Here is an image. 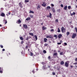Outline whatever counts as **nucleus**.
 Here are the masks:
<instances>
[{
    "label": "nucleus",
    "mask_w": 77,
    "mask_h": 77,
    "mask_svg": "<svg viewBox=\"0 0 77 77\" xmlns=\"http://www.w3.org/2000/svg\"><path fill=\"white\" fill-rule=\"evenodd\" d=\"M29 35H31V36H33V33H29Z\"/></svg>",
    "instance_id": "nucleus-22"
},
{
    "label": "nucleus",
    "mask_w": 77,
    "mask_h": 77,
    "mask_svg": "<svg viewBox=\"0 0 77 77\" xmlns=\"http://www.w3.org/2000/svg\"><path fill=\"white\" fill-rule=\"evenodd\" d=\"M5 15V13H2L1 14H0V16H1L2 17H4Z\"/></svg>",
    "instance_id": "nucleus-8"
},
{
    "label": "nucleus",
    "mask_w": 77,
    "mask_h": 77,
    "mask_svg": "<svg viewBox=\"0 0 77 77\" xmlns=\"http://www.w3.org/2000/svg\"><path fill=\"white\" fill-rule=\"evenodd\" d=\"M74 64L75 65H77V63H74Z\"/></svg>",
    "instance_id": "nucleus-56"
},
{
    "label": "nucleus",
    "mask_w": 77,
    "mask_h": 77,
    "mask_svg": "<svg viewBox=\"0 0 77 77\" xmlns=\"http://www.w3.org/2000/svg\"><path fill=\"white\" fill-rule=\"evenodd\" d=\"M47 45H48V44H44V46H45V47L46 46H47Z\"/></svg>",
    "instance_id": "nucleus-39"
},
{
    "label": "nucleus",
    "mask_w": 77,
    "mask_h": 77,
    "mask_svg": "<svg viewBox=\"0 0 77 77\" xmlns=\"http://www.w3.org/2000/svg\"><path fill=\"white\" fill-rule=\"evenodd\" d=\"M42 65H45V63H44V62H42Z\"/></svg>",
    "instance_id": "nucleus-48"
},
{
    "label": "nucleus",
    "mask_w": 77,
    "mask_h": 77,
    "mask_svg": "<svg viewBox=\"0 0 77 77\" xmlns=\"http://www.w3.org/2000/svg\"><path fill=\"white\" fill-rule=\"evenodd\" d=\"M34 38H35V39H36V40H37L38 39V38L37 37V36L36 35H35L34 36Z\"/></svg>",
    "instance_id": "nucleus-21"
},
{
    "label": "nucleus",
    "mask_w": 77,
    "mask_h": 77,
    "mask_svg": "<svg viewBox=\"0 0 77 77\" xmlns=\"http://www.w3.org/2000/svg\"><path fill=\"white\" fill-rule=\"evenodd\" d=\"M23 27L25 29H27V25L23 24Z\"/></svg>",
    "instance_id": "nucleus-4"
},
{
    "label": "nucleus",
    "mask_w": 77,
    "mask_h": 77,
    "mask_svg": "<svg viewBox=\"0 0 77 77\" xmlns=\"http://www.w3.org/2000/svg\"><path fill=\"white\" fill-rule=\"evenodd\" d=\"M61 8H63V4L61 5Z\"/></svg>",
    "instance_id": "nucleus-46"
},
{
    "label": "nucleus",
    "mask_w": 77,
    "mask_h": 77,
    "mask_svg": "<svg viewBox=\"0 0 77 77\" xmlns=\"http://www.w3.org/2000/svg\"><path fill=\"white\" fill-rule=\"evenodd\" d=\"M62 36V34H59L58 36V37L59 39H60V38Z\"/></svg>",
    "instance_id": "nucleus-7"
},
{
    "label": "nucleus",
    "mask_w": 77,
    "mask_h": 77,
    "mask_svg": "<svg viewBox=\"0 0 77 77\" xmlns=\"http://www.w3.org/2000/svg\"><path fill=\"white\" fill-rule=\"evenodd\" d=\"M43 53H47V51L45 50H44L43 51Z\"/></svg>",
    "instance_id": "nucleus-30"
},
{
    "label": "nucleus",
    "mask_w": 77,
    "mask_h": 77,
    "mask_svg": "<svg viewBox=\"0 0 77 77\" xmlns=\"http://www.w3.org/2000/svg\"><path fill=\"white\" fill-rule=\"evenodd\" d=\"M52 74H53V75H55L56 74V73H55V72H53L52 73Z\"/></svg>",
    "instance_id": "nucleus-43"
},
{
    "label": "nucleus",
    "mask_w": 77,
    "mask_h": 77,
    "mask_svg": "<svg viewBox=\"0 0 77 77\" xmlns=\"http://www.w3.org/2000/svg\"><path fill=\"white\" fill-rule=\"evenodd\" d=\"M26 40H29V37H27L26 38Z\"/></svg>",
    "instance_id": "nucleus-57"
},
{
    "label": "nucleus",
    "mask_w": 77,
    "mask_h": 77,
    "mask_svg": "<svg viewBox=\"0 0 77 77\" xmlns=\"http://www.w3.org/2000/svg\"><path fill=\"white\" fill-rule=\"evenodd\" d=\"M53 56L54 57H55L54 56H57V53H54V54Z\"/></svg>",
    "instance_id": "nucleus-11"
},
{
    "label": "nucleus",
    "mask_w": 77,
    "mask_h": 77,
    "mask_svg": "<svg viewBox=\"0 0 77 77\" xmlns=\"http://www.w3.org/2000/svg\"><path fill=\"white\" fill-rule=\"evenodd\" d=\"M26 20H30V17H28L27 19H26Z\"/></svg>",
    "instance_id": "nucleus-37"
},
{
    "label": "nucleus",
    "mask_w": 77,
    "mask_h": 77,
    "mask_svg": "<svg viewBox=\"0 0 77 77\" xmlns=\"http://www.w3.org/2000/svg\"><path fill=\"white\" fill-rule=\"evenodd\" d=\"M28 47V46H26V48H27Z\"/></svg>",
    "instance_id": "nucleus-64"
},
{
    "label": "nucleus",
    "mask_w": 77,
    "mask_h": 77,
    "mask_svg": "<svg viewBox=\"0 0 77 77\" xmlns=\"http://www.w3.org/2000/svg\"><path fill=\"white\" fill-rule=\"evenodd\" d=\"M19 38L20 40H21L22 41H23V40H24V38H23V37H20Z\"/></svg>",
    "instance_id": "nucleus-13"
},
{
    "label": "nucleus",
    "mask_w": 77,
    "mask_h": 77,
    "mask_svg": "<svg viewBox=\"0 0 77 77\" xmlns=\"http://www.w3.org/2000/svg\"><path fill=\"white\" fill-rule=\"evenodd\" d=\"M77 36V33H74L72 35V38H75V36Z\"/></svg>",
    "instance_id": "nucleus-2"
},
{
    "label": "nucleus",
    "mask_w": 77,
    "mask_h": 77,
    "mask_svg": "<svg viewBox=\"0 0 77 77\" xmlns=\"http://www.w3.org/2000/svg\"><path fill=\"white\" fill-rule=\"evenodd\" d=\"M4 23H5V24H7V20H4L3 21Z\"/></svg>",
    "instance_id": "nucleus-12"
},
{
    "label": "nucleus",
    "mask_w": 77,
    "mask_h": 77,
    "mask_svg": "<svg viewBox=\"0 0 77 77\" xmlns=\"http://www.w3.org/2000/svg\"><path fill=\"white\" fill-rule=\"evenodd\" d=\"M52 10L53 12L54 13V12H56V11H55V9H54V8H52Z\"/></svg>",
    "instance_id": "nucleus-16"
},
{
    "label": "nucleus",
    "mask_w": 77,
    "mask_h": 77,
    "mask_svg": "<svg viewBox=\"0 0 77 77\" xmlns=\"http://www.w3.org/2000/svg\"><path fill=\"white\" fill-rule=\"evenodd\" d=\"M60 55H63V52H60Z\"/></svg>",
    "instance_id": "nucleus-29"
},
{
    "label": "nucleus",
    "mask_w": 77,
    "mask_h": 77,
    "mask_svg": "<svg viewBox=\"0 0 77 77\" xmlns=\"http://www.w3.org/2000/svg\"><path fill=\"white\" fill-rule=\"evenodd\" d=\"M69 61H67L65 63L64 65L66 67H68L69 66Z\"/></svg>",
    "instance_id": "nucleus-1"
},
{
    "label": "nucleus",
    "mask_w": 77,
    "mask_h": 77,
    "mask_svg": "<svg viewBox=\"0 0 77 77\" xmlns=\"http://www.w3.org/2000/svg\"><path fill=\"white\" fill-rule=\"evenodd\" d=\"M29 13L30 14H34V11L30 10Z\"/></svg>",
    "instance_id": "nucleus-15"
},
{
    "label": "nucleus",
    "mask_w": 77,
    "mask_h": 77,
    "mask_svg": "<svg viewBox=\"0 0 77 77\" xmlns=\"http://www.w3.org/2000/svg\"><path fill=\"white\" fill-rule=\"evenodd\" d=\"M17 23H18V24H19V23H21V21L20 20H18V21L17 22Z\"/></svg>",
    "instance_id": "nucleus-10"
},
{
    "label": "nucleus",
    "mask_w": 77,
    "mask_h": 77,
    "mask_svg": "<svg viewBox=\"0 0 77 77\" xmlns=\"http://www.w3.org/2000/svg\"><path fill=\"white\" fill-rule=\"evenodd\" d=\"M41 8V7H40V6L39 5H38L37 7V9H40V8Z\"/></svg>",
    "instance_id": "nucleus-26"
},
{
    "label": "nucleus",
    "mask_w": 77,
    "mask_h": 77,
    "mask_svg": "<svg viewBox=\"0 0 77 77\" xmlns=\"http://www.w3.org/2000/svg\"><path fill=\"white\" fill-rule=\"evenodd\" d=\"M25 2L26 3H28V2H29V0H25Z\"/></svg>",
    "instance_id": "nucleus-27"
},
{
    "label": "nucleus",
    "mask_w": 77,
    "mask_h": 77,
    "mask_svg": "<svg viewBox=\"0 0 77 77\" xmlns=\"http://www.w3.org/2000/svg\"><path fill=\"white\" fill-rule=\"evenodd\" d=\"M70 67H71V68H72V67H73L72 66H71Z\"/></svg>",
    "instance_id": "nucleus-61"
},
{
    "label": "nucleus",
    "mask_w": 77,
    "mask_h": 77,
    "mask_svg": "<svg viewBox=\"0 0 77 77\" xmlns=\"http://www.w3.org/2000/svg\"><path fill=\"white\" fill-rule=\"evenodd\" d=\"M54 37H55V38H57V35H54Z\"/></svg>",
    "instance_id": "nucleus-28"
},
{
    "label": "nucleus",
    "mask_w": 77,
    "mask_h": 77,
    "mask_svg": "<svg viewBox=\"0 0 77 77\" xmlns=\"http://www.w3.org/2000/svg\"><path fill=\"white\" fill-rule=\"evenodd\" d=\"M64 62L63 61H62L60 62V65H63L64 64Z\"/></svg>",
    "instance_id": "nucleus-14"
},
{
    "label": "nucleus",
    "mask_w": 77,
    "mask_h": 77,
    "mask_svg": "<svg viewBox=\"0 0 77 77\" xmlns=\"http://www.w3.org/2000/svg\"><path fill=\"white\" fill-rule=\"evenodd\" d=\"M43 23H41V25H42V26L43 25Z\"/></svg>",
    "instance_id": "nucleus-58"
},
{
    "label": "nucleus",
    "mask_w": 77,
    "mask_h": 77,
    "mask_svg": "<svg viewBox=\"0 0 77 77\" xmlns=\"http://www.w3.org/2000/svg\"><path fill=\"white\" fill-rule=\"evenodd\" d=\"M63 46H65L66 45H67V43H64V45H63Z\"/></svg>",
    "instance_id": "nucleus-31"
},
{
    "label": "nucleus",
    "mask_w": 77,
    "mask_h": 77,
    "mask_svg": "<svg viewBox=\"0 0 77 77\" xmlns=\"http://www.w3.org/2000/svg\"><path fill=\"white\" fill-rule=\"evenodd\" d=\"M49 17L50 18H51V13H50Z\"/></svg>",
    "instance_id": "nucleus-34"
},
{
    "label": "nucleus",
    "mask_w": 77,
    "mask_h": 77,
    "mask_svg": "<svg viewBox=\"0 0 77 77\" xmlns=\"http://www.w3.org/2000/svg\"><path fill=\"white\" fill-rule=\"evenodd\" d=\"M50 8H51V7H50V6H48L46 8V10H48L49 9H50Z\"/></svg>",
    "instance_id": "nucleus-9"
},
{
    "label": "nucleus",
    "mask_w": 77,
    "mask_h": 77,
    "mask_svg": "<svg viewBox=\"0 0 77 77\" xmlns=\"http://www.w3.org/2000/svg\"><path fill=\"white\" fill-rule=\"evenodd\" d=\"M3 26V25H2L0 24V27H1V26Z\"/></svg>",
    "instance_id": "nucleus-59"
},
{
    "label": "nucleus",
    "mask_w": 77,
    "mask_h": 77,
    "mask_svg": "<svg viewBox=\"0 0 77 77\" xmlns=\"http://www.w3.org/2000/svg\"><path fill=\"white\" fill-rule=\"evenodd\" d=\"M71 27L72 28H73V26L72 25H71Z\"/></svg>",
    "instance_id": "nucleus-54"
},
{
    "label": "nucleus",
    "mask_w": 77,
    "mask_h": 77,
    "mask_svg": "<svg viewBox=\"0 0 77 77\" xmlns=\"http://www.w3.org/2000/svg\"><path fill=\"white\" fill-rule=\"evenodd\" d=\"M71 6H68V9H71Z\"/></svg>",
    "instance_id": "nucleus-36"
},
{
    "label": "nucleus",
    "mask_w": 77,
    "mask_h": 77,
    "mask_svg": "<svg viewBox=\"0 0 77 77\" xmlns=\"http://www.w3.org/2000/svg\"><path fill=\"white\" fill-rule=\"evenodd\" d=\"M5 51V49H3L2 51Z\"/></svg>",
    "instance_id": "nucleus-52"
},
{
    "label": "nucleus",
    "mask_w": 77,
    "mask_h": 77,
    "mask_svg": "<svg viewBox=\"0 0 77 77\" xmlns=\"http://www.w3.org/2000/svg\"><path fill=\"white\" fill-rule=\"evenodd\" d=\"M44 41L45 42H47V39L46 38H45L44 39Z\"/></svg>",
    "instance_id": "nucleus-23"
},
{
    "label": "nucleus",
    "mask_w": 77,
    "mask_h": 77,
    "mask_svg": "<svg viewBox=\"0 0 77 77\" xmlns=\"http://www.w3.org/2000/svg\"><path fill=\"white\" fill-rule=\"evenodd\" d=\"M30 54H31V56H32L33 55V53H32V52H31Z\"/></svg>",
    "instance_id": "nucleus-35"
},
{
    "label": "nucleus",
    "mask_w": 77,
    "mask_h": 77,
    "mask_svg": "<svg viewBox=\"0 0 77 77\" xmlns=\"http://www.w3.org/2000/svg\"><path fill=\"white\" fill-rule=\"evenodd\" d=\"M51 66H48V67L49 68H50Z\"/></svg>",
    "instance_id": "nucleus-55"
},
{
    "label": "nucleus",
    "mask_w": 77,
    "mask_h": 77,
    "mask_svg": "<svg viewBox=\"0 0 77 77\" xmlns=\"http://www.w3.org/2000/svg\"><path fill=\"white\" fill-rule=\"evenodd\" d=\"M63 30H65V29H64V27H62L61 28V31L62 33H63Z\"/></svg>",
    "instance_id": "nucleus-5"
},
{
    "label": "nucleus",
    "mask_w": 77,
    "mask_h": 77,
    "mask_svg": "<svg viewBox=\"0 0 77 77\" xmlns=\"http://www.w3.org/2000/svg\"><path fill=\"white\" fill-rule=\"evenodd\" d=\"M75 30L76 31V33H77V27H75Z\"/></svg>",
    "instance_id": "nucleus-44"
},
{
    "label": "nucleus",
    "mask_w": 77,
    "mask_h": 77,
    "mask_svg": "<svg viewBox=\"0 0 77 77\" xmlns=\"http://www.w3.org/2000/svg\"><path fill=\"white\" fill-rule=\"evenodd\" d=\"M51 6H52V7H54V5H53V4H51Z\"/></svg>",
    "instance_id": "nucleus-47"
},
{
    "label": "nucleus",
    "mask_w": 77,
    "mask_h": 77,
    "mask_svg": "<svg viewBox=\"0 0 77 77\" xmlns=\"http://www.w3.org/2000/svg\"><path fill=\"white\" fill-rule=\"evenodd\" d=\"M57 44H58V45H60L61 44V43L60 42L57 43Z\"/></svg>",
    "instance_id": "nucleus-45"
},
{
    "label": "nucleus",
    "mask_w": 77,
    "mask_h": 77,
    "mask_svg": "<svg viewBox=\"0 0 77 77\" xmlns=\"http://www.w3.org/2000/svg\"><path fill=\"white\" fill-rule=\"evenodd\" d=\"M22 5H23V3H22V2H20L19 3V6H20V8H23Z\"/></svg>",
    "instance_id": "nucleus-3"
},
{
    "label": "nucleus",
    "mask_w": 77,
    "mask_h": 77,
    "mask_svg": "<svg viewBox=\"0 0 77 77\" xmlns=\"http://www.w3.org/2000/svg\"><path fill=\"white\" fill-rule=\"evenodd\" d=\"M0 73L2 74L3 73V70H0Z\"/></svg>",
    "instance_id": "nucleus-38"
},
{
    "label": "nucleus",
    "mask_w": 77,
    "mask_h": 77,
    "mask_svg": "<svg viewBox=\"0 0 77 77\" xmlns=\"http://www.w3.org/2000/svg\"><path fill=\"white\" fill-rule=\"evenodd\" d=\"M41 44H43V42H41Z\"/></svg>",
    "instance_id": "nucleus-63"
},
{
    "label": "nucleus",
    "mask_w": 77,
    "mask_h": 77,
    "mask_svg": "<svg viewBox=\"0 0 77 77\" xmlns=\"http://www.w3.org/2000/svg\"><path fill=\"white\" fill-rule=\"evenodd\" d=\"M55 22H57H57H58V20H55Z\"/></svg>",
    "instance_id": "nucleus-49"
},
{
    "label": "nucleus",
    "mask_w": 77,
    "mask_h": 77,
    "mask_svg": "<svg viewBox=\"0 0 77 77\" xmlns=\"http://www.w3.org/2000/svg\"><path fill=\"white\" fill-rule=\"evenodd\" d=\"M57 32L58 33H59V32H60V29H59V28H58V31H57Z\"/></svg>",
    "instance_id": "nucleus-24"
},
{
    "label": "nucleus",
    "mask_w": 77,
    "mask_h": 77,
    "mask_svg": "<svg viewBox=\"0 0 77 77\" xmlns=\"http://www.w3.org/2000/svg\"><path fill=\"white\" fill-rule=\"evenodd\" d=\"M69 35V32H67V36H68V35Z\"/></svg>",
    "instance_id": "nucleus-32"
},
{
    "label": "nucleus",
    "mask_w": 77,
    "mask_h": 77,
    "mask_svg": "<svg viewBox=\"0 0 77 77\" xmlns=\"http://www.w3.org/2000/svg\"><path fill=\"white\" fill-rule=\"evenodd\" d=\"M75 12H73V13L71 14V16H72V15H75Z\"/></svg>",
    "instance_id": "nucleus-25"
},
{
    "label": "nucleus",
    "mask_w": 77,
    "mask_h": 77,
    "mask_svg": "<svg viewBox=\"0 0 77 77\" xmlns=\"http://www.w3.org/2000/svg\"><path fill=\"white\" fill-rule=\"evenodd\" d=\"M48 59L49 60L51 59V56H49L48 57Z\"/></svg>",
    "instance_id": "nucleus-33"
},
{
    "label": "nucleus",
    "mask_w": 77,
    "mask_h": 77,
    "mask_svg": "<svg viewBox=\"0 0 77 77\" xmlns=\"http://www.w3.org/2000/svg\"><path fill=\"white\" fill-rule=\"evenodd\" d=\"M43 69H47V68L46 67V66H44L43 67Z\"/></svg>",
    "instance_id": "nucleus-18"
},
{
    "label": "nucleus",
    "mask_w": 77,
    "mask_h": 77,
    "mask_svg": "<svg viewBox=\"0 0 77 77\" xmlns=\"http://www.w3.org/2000/svg\"><path fill=\"white\" fill-rule=\"evenodd\" d=\"M23 42H23V41H22L21 42V44H23Z\"/></svg>",
    "instance_id": "nucleus-51"
},
{
    "label": "nucleus",
    "mask_w": 77,
    "mask_h": 77,
    "mask_svg": "<svg viewBox=\"0 0 77 77\" xmlns=\"http://www.w3.org/2000/svg\"><path fill=\"white\" fill-rule=\"evenodd\" d=\"M51 35H47L46 36L47 38H51Z\"/></svg>",
    "instance_id": "nucleus-19"
},
{
    "label": "nucleus",
    "mask_w": 77,
    "mask_h": 77,
    "mask_svg": "<svg viewBox=\"0 0 77 77\" xmlns=\"http://www.w3.org/2000/svg\"><path fill=\"white\" fill-rule=\"evenodd\" d=\"M0 47L1 48H3V45H0Z\"/></svg>",
    "instance_id": "nucleus-41"
},
{
    "label": "nucleus",
    "mask_w": 77,
    "mask_h": 77,
    "mask_svg": "<svg viewBox=\"0 0 77 77\" xmlns=\"http://www.w3.org/2000/svg\"><path fill=\"white\" fill-rule=\"evenodd\" d=\"M30 17L31 18H33V15H30Z\"/></svg>",
    "instance_id": "nucleus-42"
},
{
    "label": "nucleus",
    "mask_w": 77,
    "mask_h": 77,
    "mask_svg": "<svg viewBox=\"0 0 77 77\" xmlns=\"http://www.w3.org/2000/svg\"><path fill=\"white\" fill-rule=\"evenodd\" d=\"M64 10H66L67 9V6H66L64 8Z\"/></svg>",
    "instance_id": "nucleus-20"
},
{
    "label": "nucleus",
    "mask_w": 77,
    "mask_h": 77,
    "mask_svg": "<svg viewBox=\"0 0 77 77\" xmlns=\"http://www.w3.org/2000/svg\"><path fill=\"white\" fill-rule=\"evenodd\" d=\"M32 72H33V74H35V71L34 70H32Z\"/></svg>",
    "instance_id": "nucleus-50"
},
{
    "label": "nucleus",
    "mask_w": 77,
    "mask_h": 77,
    "mask_svg": "<svg viewBox=\"0 0 77 77\" xmlns=\"http://www.w3.org/2000/svg\"><path fill=\"white\" fill-rule=\"evenodd\" d=\"M36 71H38V69H36Z\"/></svg>",
    "instance_id": "nucleus-62"
},
{
    "label": "nucleus",
    "mask_w": 77,
    "mask_h": 77,
    "mask_svg": "<svg viewBox=\"0 0 77 77\" xmlns=\"http://www.w3.org/2000/svg\"><path fill=\"white\" fill-rule=\"evenodd\" d=\"M42 6H43V7H45V6H46V4H45V2H43V4H42Z\"/></svg>",
    "instance_id": "nucleus-6"
},
{
    "label": "nucleus",
    "mask_w": 77,
    "mask_h": 77,
    "mask_svg": "<svg viewBox=\"0 0 77 77\" xmlns=\"http://www.w3.org/2000/svg\"><path fill=\"white\" fill-rule=\"evenodd\" d=\"M51 32H54V29H51Z\"/></svg>",
    "instance_id": "nucleus-40"
},
{
    "label": "nucleus",
    "mask_w": 77,
    "mask_h": 77,
    "mask_svg": "<svg viewBox=\"0 0 77 77\" xmlns=\"http://www.w3.org/2000/svg\"><path fill=\"white\" fill-rule=\"evenodd\" d=\"M11 14V13L9 12L8 13V15H10Z\"/></svg>",
    "instance_id": "nucleus-60"
},
{
    "label": "nucleus",
    "mask_w": 77,
    "mask_h": 77,
    "mask_svg": "<svg viewBox=\"0 0 77 77\" xmlns=\"http://www.w3.org/2000/svg\"><path fill=\"white\" fill-rule=\"evenodd\" d=\"M75 61L77 62V58L75 59Z\"/></svg>",
    "instance_id": "nucleus-53"
},
{
    "label": "nucleus",
    "mask_w": 77,
    "mask_h": 77,
    "mask_svg": "<svg viewBox=\"0 0 77 77\" xmlns=\"http://www.w3.org/2000/svg\"><path fill=\"white\" fill-rule=\"evenodd\" d=\"M42 28L43 30H46V29H47V28L45 27L44 26H43Z\"/></svg>",
    "instance_id": "nucleus-17"
}]
</instances>
